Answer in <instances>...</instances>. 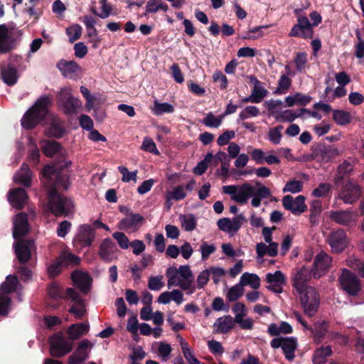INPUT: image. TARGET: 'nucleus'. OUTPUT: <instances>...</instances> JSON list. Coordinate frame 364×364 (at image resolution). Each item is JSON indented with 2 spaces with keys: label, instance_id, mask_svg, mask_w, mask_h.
Wrapping results in <instances>:
<instances>
[{
  "label": "nucleus",
  "instance_id": "1",
  "mask_svg": "<svg viewBox=\"0 0 364 364\" xmlns=\"http://www.w3.org/2000/svg\"><path fill=\"white\" fill-rule=\"evenodd\" d=\"M223 192L230 196L231 199L239 204H246L249 199L251 205L257 208L260 206L261 201L271 196L270 190L259 182H256L255 186L245 183L240 186L229 185L222 188Z\"/></svg>",
  "mask_w": 364,
  "mask_h": 364
},
{
  "label": "nucleus",
  "instance_id": "2",
  "mask_svg": "<svg viewBox=\"0 0 364 364\" xmlns=\"http://www.w3.org/2000/svg\"><path fill=\"white\" fill-rule=\"evenodd\" d=\"M167 287L171 289L173 287H178L182 290L190 289L193 282V274L188 265H182L178 268L169 267L166 272Z\"/></svg>",
  "mask_w": 364,
  "mask_h": 364
},
{
  "label": "nucleus",
  "instance_id": "3",
  "mask_svg": "<svg viewBox=\"0 0 364 364\" xmlns=\"http://www.w3.org/2000/svg\"><path fill=\"white\" fill-rule=\"evenodd\" d=\"M51 100L48 96L41 97L35 105L28 110L21 119V125L26 129L35 127L46 116Z\"/></svg>",
  "mask_w": 364,
  "mask_h": 364
},
{
  "label": "nucleus",
  "instance_id": "4",
  "mask_svg": "<svg viewBox=\"0 0 364 364\" xmlns=\"http://www.w3.org/2000/svg\"><path fill=\"white\" fill-rule=\"evenodd\" d=\"M310 18L313 21L310 23L305 16H300L297 18V23L291 29L289 36L290 37H301L303 38H311L313 37V26H318L321 22V16L317 11H312L310 14Z\"/></svg>",
  "mask_w": 364,
  "mask_h": 364
},
{
  "label": "nucleus",
  "instance_id": "5",
  "mask_svg": "<svg viewBox=\"0 0 364 364\" xmlns=\"http://www.w3.org/2000/svg\"><path fill=\"white\" fill-rule=\"evenodd\" d=\"M49 209L55 216H67L74 212L73 201L62 196L56 191L55 188L49 191Z\"/></svg>",
  "mask_w": 364,
  "mask_h": 364
},
{
  "label": "nucleus",
  "instance_id": "6",
  "mask_svg": "<svg viewBox=\"0 0 364 364\" xmlns=\"http://www.w3.org/2000/svg\"><path fill=\"white\" fill-rule=\"evenodd\" d=\"M297 295L304 314L309 317L314 316L320 305V296L316 289L309 287L307 289L298 292Z\"/></svg>",
  "mask_w": 364,
  "mask_h": 364
},
{
  "label": "nucleus",
  "instance_id": "7",
  "mask_svg": "<svg viewBox=\"0 0 364 364\" xmlns=\"http://www.w3.org/2000/svg\"><path fill=\"white\" fill-rule=\"evenodd\" d=\"M23 33L21 30L9 28L5 24L0 25V53H6L13 50Z\"/></svg>",
  "mask_w": 364,
  "mask_h": 364
},
{
  "label": "nucleus",
  "instance_id": "8",
  "mask_svg": "<svg viewBox=\"0 0 364 364\" xmlns=\"http://www.w3.org/2000/svg\"><path fill=\"white\" fill-rule=\"evenodd\" d=\"M58 104L67 114L74 113L81 106L80 101L77 98L72 97L71 89L68 87L62 88L59 92Z\"/></svg>",
  "mask_w": 364,
  "mask_h": 364
},
{
  "label": "nucleus",
  "instance_id": "9",
  "mask_svg": "<svg viewBox=\"0 0 364 364\" xmlns=\"http://www.w3.org/2000/svg\"><path fill=\"white\" fill-rule=\"evenodd\" d=\"M338 280L342 289L350 295L355 296L360 290V279L348 269H342Z\"/></svg>",
  "mask_w": 364,
  "mask_h": 364
},
{
  "label": "nucleus",
  "instance_id": "10",
  "mask_svg": "<svg viewBox=\"0 0 364 364\" xmlns=\"http://www.w3.org/2000/svg\"><path fill=\"white\" fill-rule=\"evenodd\" d=\"M73 342L62 335H55L50 339V353L53 357L60 358L71 351Z\"/></svg>",
  "mask_w": 364,
  "mask_h": 364
},
{
  "label": "nucleus",
  "instance_id": "11",
  "mask_svg": "<svg viewBox=\"0 0 364 364\" xmlns=\"http://www.w3.org/2000/svg\"><path fill=\"white\" fill-rule=\"evenodd\" d=\"M270 345L273 348H282L285 358L291 361L294 360V352L297 348L296 338L294 337H279L272 340Z\"/></svg>",
  "mask_w": 364,
  "mask_h": 364
},
{
  "label": "nucleus",
  "instance_id": "12",
  "mask_svg": "<svg viewBox=\"0 0 364 364\" xmlns=\"http://www.w3.org/2000/svg\"><path fill=\"white\" fill-rule=\"evenodd\" d=\"M327 242L334 253L343 252L348 245L346 233L342 229L331 232L328 236Z\"/></svg>",
  "mask_w": 364,
  "mask_h": 364
},
{
  "label": "nucleus",
  "instance_id": "13",
  "mask_svg": "<svg viewBox=\"0 0 364 364\" xmlns=\"http://www.w3.org/2000/svg\"><path fill=\"white\" fill-rule=\"evenodd\" d=\"M245 221V217L240 214L232 219L228 218L219 219L217 225L220 230L232 235L239 230Z\"/></svg>",
  "mask_w": 364,
  "mask_h": 364
},
{
  "label": "nucleus",
  "instance_id": "14",
  "mask_svg": "<svg viewBox=\"0 0 364 364\" xmlns=\"http://www.w3.org/2000/svg\"><path fill=\"white\" fill-rule=\"evenodd\" d=\"M331 257L326 252L321 251L318 253L314 259L312 275L314 278L321 277L331 267Z\"/></svg>",
  "mask_w": 364,
  "mask_h": 364
},
{
  "label": "nucleus",
  "instance_id": "15",
  "mask_svg": "<svg viewBox=\"0 0 364 364\" xmlns=\"http://www.w3.org/2000/svg\"><path fill=\"white\" fill-rule=\"evenodd\" d=\"M282 205L285 209L294 215H300L307 209L305 198L303 196H298L294 198L292 196L287 195L283 197Z\"/></svg>",
  "mask_w": 364,
  "mask_h": 364
},
{
  "label": "nucleus",
  "instance_id": "16",
  "mask_svg": "<svg viewBox=\"0 0 364 364\" xmlns=\"http://www.w3.org/2000/svg\"><path fill=\"white\" fill-rule=\"evenodd\" d=\"M118 252L116 244L110 238H105L100 245L98 254L102 260L110 262L117 258Z\"/></svg>",
  "mask_w": 364,
  "mask_h": 364
},
{
  "label": "nucleus",
  "instance_id": "17",
  "mask_svg": "<svg viewBox=\"0 0 364 364\" xmlns=\"http://www.w3.org/2000/svg\"><path fill=\"white\" fill-rule=\"evenodd\" d=\"M329 218L341 225H355L358 220V214L350 210H336L329 213Z\"/></svg>",
  "mask_w": 364,
  "mask_h": 364
},
{
  "label": "nucleus",
  "instance_id": "18",
  "mask_svg": "<svg viewBox=\"0 0 364 364\" xmlns=\"http://www.w3.org/2000/svg\"><path fill=\"white\" fill-rule=\"evenodd\" d=\"M94 344L87 339L81 341L75 353L69 357L68 364H80L87 359L89 350L92 349Z\"/></svg>",
  "mask_w": 364,
  "mask_h": 364
},
{
  "label": "nucleus",
  "instance_id": "19",
  "mask_svg": "<svg viewBox=\"0 0 364 364\" xmlns=\"http://www.w3.org/2000/svg\"><path fill=\"white\" fill-rule=\"evenodd\" d=\"M14 247L18 261L21 263H26L31 259L34 243L32 240H21L16 242Z\"/></svg>",
  "mask_w": 364,
  "mask_h": 364
},
{
  "label": "nucleus",
  "instance_id": "20",
  "mask_svg": "<svg viewBox=\"0 0 364 364\" xmlns=\"http://www.w3.org/2000/svg\"><path fill=\"white\" fill-rule=\"evenodd\" d=\"M286 280L284 274L281 271L267 273L266 281L269 284L267 288L274 293L280 294L283 291V287L286 284Z\"/></svg>",
  "mask_w": 364,
  "mask_h": 364
},
{
  "label": "nucleus",
  "instance_id": "21",
  "mask_svg": "<svg viewBox=\"0 0 364 364\" xmlns=\"http://www.w3.org/2000/svg\"><path fill=\"white\" fill-rule=\"evenodd\" d=\"M13 236L18 240L26 235L29 231L28 218L26 213H20L13 220Z\"/></svg>",
  "mask_w": 364,
  "mask_h": 364
},
{
  "label": "nucleus",
  "instance_id": "22",
  "mask_svg": "<svg viewBox=\"0 0 364 364\" xmlns=\"http://www.w3.org/2000/svg\"><path fill=\"white\" fill-rule=\"evenodd\" d=\"M360 196V189L359 186L351 181H348L343 187L339 197L346 203H352L356 200Z\"/></svg>",
  "mask_w": 364,
  "mask_h": 364
},
{
  "label": "nucleus",
  "instance_id": "23",
  "mask_svg": "<svg viewBox=\"0 0 364 364\" xmlns=\"http://www.w3.org/2000/svg\"><path fill=\"white\" fill-rule=\"evenodd\" d=\"M95 237V230L90 225L84 224L79 227L74 241L79 242L81 247H88L92 245Z\"/></svg>",
  "mask_w": 364,
  "mask_h": 364
},
{
  "label": "nucleus",
  "instance_id": "24",
  "mask_svg": "<svg viewBox=\"0 0 364 364\" xmlns=\"http://www.w3.org/2000/svg\"><path fill=\"white\" fill-rule=\"evenodd\" d=\"M144 218L140 214H131L123 218L118 224V228L129 232L136 231L142 225Z\"/></svg>",
  "mask_w": 364,
  "mask_h": 364
},
{
  "label": "nucleus",
  "instance_id": "25",
  "mask_svg": "<svg viewBox=\"0 0 364 364\" xmlns=\"http://www.w3.org/2000/svg\"><path fill=\"white\" fill-rule=\"evenodd\" d=\"M311 278V272L306 267H302L297 270L293 277V287L296 292L307 289L310 286L307 283Z\"/></svg>",
  "mask_w": 364,
  "mask_h": 364
},
{
  "label": "nucleus",
  "instance_id": "26",
  "mask_svg": "<svg viewBox=\"0 0 364 364\" xmlns=\"http://www.w3.org/2000/svg\"><path fill=\"white\" fill-rule=\"evenodd\" d=\"M58 68L63 76L70 79H75L81 73L80 66L75 61L61 60Z\"/></svg>",
  "mask_w": 364,
  "mask_h": 364
},
{
  "label": "nucleus",
  "instance_id": "27",
  "mask_svg": "<svg viewBox=\"0 0 364 364\" xmlns=\"http://www.w3.org/2000/svg\"><path fill=\"white\" fill-rule=\"evenodd\" d=\"M43 177L48 181L53 178H56L55 185L62 186L63 188L67 189L69 187L70 183L66 176H61L56 173L55 168L53 166H46L42 171Z\"/></svg>",
  "mask_w": 364,
  "mask_h": 364
},
{
  "label": "nucleus",
  "instance_id": "28",
  "mask_svg": "<svg viewBox=\"0 0 364 364\" xmlns=\"http://www.w3.org/2000/svg\"><path fill=\"white\" fill-rule=\"evenodd\" d=\"M28 198L27 193L23 188H18L9 193V201L16 209L23 208Z\"/></svg>",
  "mask_w": 364,
  "mask_h": 364
},
{
  "label": "nucleus",
  "instance_id": "29",
  "mask_svg": "<svg viewBox=\"0 0 364 364\" xmlns=\"http://www.w3.org/2000/svg\"><path fill=\"white\" fill-rule=\"evenodd\" d=\"M171 301H173L177 305L181 304L184 301L183 292L179 289L164 291L157 299V301L162 304H168Z\"/></svg>",
  "mask_w": 364,
  "mask_h": 364
},
{
  "label": "nucleus",
  "instance_id": "30",
  "mask_svg": "<svg viewBox=\"0 0 364 364\" xmlns=\"http://www.w3.org/2000/svg\"><path fill=\"white\" fill-rule=\"evenodd\" d=\"M278 243H270L267 245L266 242H259L256 245L257 259L258 260L264 257V255L274 257L278 254Z\"/></svg>",
  "mask_w": 364,
  "mask_h": 364
},
{
  "label": "nucleus",
  "instance_id": "31",
  "mask_svg": "<svg viewBox=\"0 0 364 364\" xmlns=\"http://www.w3.org/2000/svg\"><path fill=\"white\" fill-rule=\"evenodd\" d=\"M73 283L81 291L87 293L89 290L91 279L88 274L80 271H75L72 274Z\"/></svg>",
  "mask_w": 364,
  "mask_h": 364
},
{
  "label": "nucleus",
  "instance_id": "32",
  "mask_svg": "<svg viewBox=\"0 0 364 364\" xmlns=\"http://www.w3.org/2000/svg\"><path fill=\"white\" fill-rule=\"evenodd\" d=\"M234 325V318L228 315L218 318L214 323L213 328L216 333H225L232 328Z\"/></svg>",
  "mask_w": 364,
  "mask_h": 364
},
{
  "label": "nucleus",
  "instance_id": "33",
  "mask_svg": "<svg viewBox=\"0 0 364 364\" xmlns=\"http://www.w3.org/2000/svg\"><path fill=\"white\" fill-rule=\"evenodd\" d=\"M328 324L326 321H318L311 328L314 335V341L317 343H321L328 333Z\"/></svg>",
  "mask_w": 364,
  "mask_h": 364
},
{
  "label": "nucleus",
  "instance_id": "34",
  "mask_svg": "<svg viewBox=\"0 0 364 364\" xmlns=\"http://www.w3.org/2000/svg\"><path fill=\"white\" fill-rule=\"evenodd\" d=\"M65 133L63 122L58 118L53 117L50 119L49 126L46 129V134L50 136L61 137Z\"/></svg>",
  "mask_w": 364,
  "mask_h": 364
},
{
  "label": "nucleus",
  "instance_id": "35",
  "mask_svg": "<svg viewBox=\"0 0 364 364\" xmlns=\"http://www.w3.org/2000/svg\"><path fill=\"white\" fill-rule=\"evenodd\" d=\"M32 173L28 166L23 164L19 171L14 175V180L15 182L21 183L25 186H30Z\"/></svg>",
  "mask_w": 364,
  "mask_h": 364
},
{
  "label": "nucleus",
  "instance_id": "36",
  "mask_svg": "<svg viewBox=\"0 0 364 364\" xmlns=\"http://www.w3.org/2000/svg\"><path fill=\"white\" fill-rule=\"evenodd\" d=\"M1 75L3 81L9 86L15 85L18 79L17 70L10 65L1 68Z\"/></svg>",
  "mask_w": 364,
  "mask_h": 364
},
{
  "label": "nucleus",
  "instance_id": "37",
  "mask_svg": "<svg viewBox=\"0 0 364 364\" xmlns=\"http://www.w3.org/2000/svg\"><path fill=\"white\" fill-rule=\"evenodd\" d=\"M89 329L88 323H79L71 325L68 330V333L71 340H76L81 336L86 334Z\"/></svg>",
  "mask_w": 364,
  "mask_h": 364
},
{
  "label": "nucleus",
  "instance_id": "38",
  "mask_svg": "<svg viewBox=\"0 0 364 364\" xmlns=\"http://www.w3.org/2000/svg\"><path fill=\"white\" fill-rule=\"evenodd\" d=\"M306 111V109L305 108H301L297 111L291 109L282 110L279 115L276 117V121L291 122L296 118L301 117Z\"/></svg>",
  "mask_w": 364,
  "mask_h": 364
},
{
  "label": "nucleus",
  "instance_id": "39",
  "mask_svg": "<svg viewBox=\"0 0 364 364\" xmlns=\"http://www.w3.org/2000/svg\"><path fill=\"white\" fill-rule=\"evenodd\" d=\"M311 100V97L309 95H304L301 92H296L292 95H289L285 98V102L288 107H293L295 105H306Z\"/></svg>",
  "mask_w": 364,
  "mask_h": 364
},
{
  "label": "nucleus",
  "instance_id": "40",
  "mask_svg": "<svg viewBox=\"0 0 364 364\" xmlns=\"http://www.w3.org/2000/svg\"><path fill=\"white\" fill-rule=\"evenodd\" d=\"M240 282L243 287L250 286L253 289H258L260 287V278L254 273H243L240 277Z\"/></svg>",
  "mask_w": 364,
  "mask_h": 364
},
{
  "label": "nucleus",
  "instance_id": "41",
  "mask_svg": "<svg viewBox=\"0 0 364 364\" xmlns=\"http://www.w3.org/2000/svg\"><path fill=\"white\" fill-rule=\"evenodd\" d=\"M331 354L332 350L330 346L318 348L314 351L312 361L314 364H323Z\"/></svg>",
  "mask_w": 364,
  "mask_h": 364
},
{
  "label": "nucleus",
  "instance_id": "42",
  "mask_svg": "<svg viewBox=\"0 0 364 364\" xmlns=\"http://www.w3.org/2000/svg\"><path fill=\"white\" fill-rule=\"evenodd\" d=\"M339 154V150L336 147L329 146L320 149L319 152L316 154V156L321 162L326 163L336 158Z\"/></svg>",
  "mask_w": 364,
  "mask_h": 364
},
{
  "label": "nucleus",
  "instance_id": "43",
  "mask_svg": "<svg viewBox=\"0 0 364 364\" xmlns=\"http://www.w3.org/2000/svg\"><path fill=\"white\" fill-rule=\"evenodd\" d=\"M250 79L251 82L254 84L252 95L257 100V103H259L267 95L268 91L255 77H251Z\"/></svg>",
  "mask_w": 364,
  "mask_h": 364
},
{
  "label": "nucleus",
  "instance_id": "44",
  "mask_svg": "<svg viewBox=\"0 0 364 364\" xmlns=\"http://www.w3.org/2000/svg\"><path fill=\"white\" fill-rule=\"evenodd\" d=\"M181 228L187 232L193 231L197 226V219L193 214H184L179 215Z\"/></svg>",
  "mask_w": 364,
  "mask_h": 364
},
{
  "label": "nucleus",
  "instance_id": "45",
  "mask_svg": "<svg viewBox=\"0 0 364 364\" xmlns=\"http://www.w3.org/2000/svg\"><path fill=\"white\" fill-rule=\"evenodd\" d=\"M63 267L74 266L80 263L79 257L73 255L68 250H63L58 257Z\"/></svg>",
  "mask_w": 364,
  "mask_h": 364
},
{
  "label": "nucleus",
  "instance_id": "46",
  "mask_svg": "<svg viewBox=\"0 0 364 364\" xmlns=\"http://www.w3.org/2000/svg\"><path fill=\"white\" fill-rule=\"evenodd\" d=\"M224 115L216 116L213 112H208L205 114L201 123L209 128H218L223 120Z\"/></svg>",
  "mask_w": 364,
  "mask_h": 364
},
{
  "label": "nucleus",
  "instance_id": "47",
  "mask_svg": "<svg viewBox=\"0 0 364 364\" xmlns=\"http://www.w3.org/2000/svg\"><path fill=\"white\" fill-rule=\"evenodd\" d=\"M18 284V280L16 276L9 275L6 280L0 286V295L3 296L16 291Z\"/></svg>",
  "mask_w": 364,
  "mask_h": 364
},
{
  "label": "nucleus",
  "instance_id": "48",
  "mask_svg": "<svg viewBox=\"0 0 364 364\" xmlns=\"http://www.w3.org/2000/svg\"><path fill=\"white\" fill-rule=\"evenodd\" d=\"M283 102L280 100H269L264 102V105L267 109L268 114L274 117H278L282 112Z\"/></svg>",
  "mask_w": 364,
  "mask_h": 364
},
{
  "label": "nucleus",
  "instance_id": "49",
  "mask_svg": "<svg viewBox=\"0 0 364 364\" xmlns=\"http://www.w3.org/2000/svg\"><path fill=\"white\" fill-rule=\"evenodd\" d=\"M168 9V5L162 0H149L145 7L146 14L156 13L159 11L166 12Z\"/></svg>",
  "mask_w": 364,
  "mask_h": 364
},
{
  "label": "nucleus",
  "instance_id": "50",
  "mask_svg": "<svg viewBox=\"0 0 364 364\" xmlns=\"http://www.w3.org/2000/svg\"><path fill=\"white\" fill-rule=\"evenodd\" d=\"M151 111L156 115H161L164 113H172L174 111L173 106L167 102H160L156 100Z\"/></svg>",
  "mask_w": 364,
  "mask_h": 364
},
{
  "label": "nucleus",
  "instance_id": "51",
  "mask_svg": "<svg viewBox=\"0 0 364 364\" xmlns=\"http://www.w3.org/2000/svg\"><path fill=\"white\" fill-rule=\"evenodd\" d=\"M41 148L46 156L52 157L59 151L60 145L54 141H45L43 142Z\"/></svg>",
  "mask_w": 364,
  "mask_h": 364
},
{
  "label": "nucleus",
  "instance_id": "52",
  "mask_svg": "<svg viewBox=\"0 0 364 364\" xmlns=\"http://www.w3.org/2000/svg\"><path fill=\"white\" fill-rule=\"evenodd\" d=\"M210 275L208 269H205L201 271L197 276L196 282V287L192 286L191 288V294L194 292L196 289H203L205 287V285L208 284V282L210 279Z\"/></svg>",
  "mask_w": 364,
  "mask_h": 364
},
{
  "label": "nucleus",
  "instance_id": "53",
  "mask_svg": "<svg viewBox=\"0 0 364 364\" xmlns=\"http://www.w3.org/2000/svg\"><path fill=\"white\" fill-rule=\"evenodd\" d=\"M291 85V80L287 75H282L278 80L277 87L274 93L277 95H284L287 92Z\"/></svg>",
  "mask_w": 364,
  "mask_h": 364
},
{
  "label": "nucleus",
  "instance_id": "54",
  "mask_svg": "<svg viewBox=\"0 0 364 364\" xmlns=\"http://www.w3.org/2000/svg\"><path fill=\"white\" fill-rule=\"evenodd\" d=\"M269 27V25H265L250 28L244 33V35L242 36V38L246 40H255L259 38L264 36L262 29Z\"/></svg>",
  "mask_w": 364,
  "mask_h": 364
},
{
  "label": "nucleus",
  "instance_id": "55",
  "mask_svg": "<svg viewBox=\"0 0 364 364\" xmlns=\"http://www.w3.org/2000/svg\"><path fill=\"white\" fill-rule=\"evenodd\" d=\"M65 33L68 36L69 41L73 43L81 37L82 28L79 24L74 23L66 28Z\"/></svg>",
  "mask_w": 364,
  "mask_h": 364
},
{
  "label": "nucleus",
  "instance_id": "56",
  "mask_svg": "<svg viewBox=\"0 0 364 364\" xmlns=\"http://www.w3.org/2000/svg\"><path fill=\"white\" fill-rule=\"evenodd\" d=\"M244 293L243 286L239 282L238 284L230 288L227 293V299L230 301L237 300Z\"/></svg>",
  "mask_w": 364,
  "mask_h": 364
},
{
  "label": "nucleus",
  "instance_id": "57",
  "mask_svg": "<svg viewBox=\"0 0 364 364\" xmlns=\"http://www.w3.org/2000/svg\"><path fill=\"white\" fill-rule=\"evenodd\" d=\"M282 125L270 129L267 134L269 141L275 145L279 144L282 138Z\"/></svg>",
  "mask_w": 364,
  "mask_h": 364
},
{
  "label": "nucleus",
  "instance_id": "58",
  "mask_svg": "<svg viewBox=\"0 0 364 364\" xmlns=\"http://www.w3.org/2000/svg\"><path fill=\"white\" fill-rule=\"evenodd\" d=\"M307 60V53L306 52H299L296 54L294 62L298 72L301 73L305 70Z\"/></svg>",
  "mask_w": 364,
  "mask_h": 364
},
{
  "label": "nucleus",
  "instance_id": "59",
  "mask_svg": "<svg viewBox=\"0 0 364 364\" xmlns=\"http://www.w3.org/2000/svg\"><path fill=\"white\" fill-rule=\"evenodd\" d=\"M333 119L339 125H346L350 122V114L343 110L333 111Z\"/></svg>",
  "mask_w": 364,
  "mask_h": 364
},
{
  "label": "nucleus",
  "instance_id": "60",
  "mask_svg": "<svg viewBox=\"0 0 364 364\" xmlns=\"http://www.w3.org/2000/svg\"><path fill=\"white\" fill-rule=\"evenodd\" d=\"M259 114V109L256 106L250 105L244 108L239 114V119L245 120L250 117H256Z\"/></svg>",
  "mask_w": 364,
  "mask_h": 364
},
{
  "label": "nucleus",
  "instance_id": "61",
  "mask_svg": "<svg viewBox=\"0 0 364 364\" xmlns=\"http://www.w3.org/2000/svg\"><path fill=\"white\" fill-rule=\"evenodd\" d=\"M119 171L122 175V181L124 183H129L131 181H133L134 183L136 182L137 180V171H129L128 168L124 166H119L118 167Z\"/></svg>",
  "mask_w": 364,
  "mask_h": 364
},
{
  "label": "nucleus",
  "instance_id": "62",
  "mask_svg": "<svg viewBox=\"0 0 364 364\" xmlns=\"http://www.w3.org/2000/svg\"><path fill=\"white\" fill-rule=\"evenodd\" d=\"M162 275L151 276L148 281V287L151 291H159L164 287Z\"/></svg>",
  "mask_w": 364,
  "mask_h": 364
},
{
  "label": "nucleus",
  "instance_id": "63",
  "mask_svg": "<svg viewBox=\"0 0 364 364\" xmlns=\"http://www.w3.org/2000/svg\"><path fill=\"white\" fill-rule=\"evenodd\" d=\"M69 312L74 315L75 318L80 319L86 314L84 301L73 304Z\"/></svg>",
  "mask_w": 364,
  "mask_h": 364
},
{
  "label": "nucleus",
  "instance_id": "64",
  "mask_svg": "<svg viewBox=\"0 0 364 364\" xmlns=\"http://www.w3.org/2000/svg\"><path fill=\"white\" fill-rule=\"evenodd\" d=\"M216 251V246L214 244H210L207 242H202L200 247L201 253V259L207 260L210 255Z\"/></svg>",
  "mask_w": 364,
  "mask_h": 364
}]
</instances>
